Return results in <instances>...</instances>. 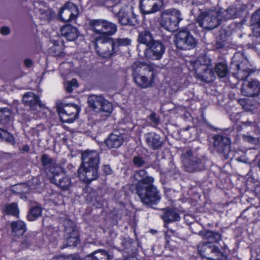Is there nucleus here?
Segmentation results:
<instances>
[{
    "label": "nucleus",
    "mask_w": 260,
    "mask_h": 260,
    "mask_svg": "<svg viewBox=\"0 0 260 260\" xmlns=\"http://www.w3.org/2000/svg\"><path fill=\"white\" fill-rule=\"evenodd\" d=\"M182 165L186 172L193 173L206 168L207 158L205 156L198 157L190 149L184 150L181 156Z\"/></svg>",
    "instance_id": "obj_1"
},
{
    "label": "nucleus",
    "mask_w": 260,
    "mask_h": 260,
    "mask_svg": "<svg viewBox=\"0 0 260 260\" xmlns=\"http://www.w3.org/2000/svg\"><path fill=\"white\" fill-rule=\"evenodd\" d=\"M197 77L202 81H213L215 73L211 68V60L206 55L199 56L192 63Z\"/></svg>",
    "instance_id": "obj_2"
},
{
    "label": "nucleus",
    "mask_w": 260,
    "mask_h": 260,
    "mask_svg": "<svg viewBox=\"0 0 260 260\" xmlns=\"http://www.w3.org/2000/svg\"><path fill=\"white\" fill-rule=\"evenodd\" d=\"M136 193L142 203L144 205L150 207L153 205L157 204L161 198L159 191L153 185V183L143 187L139 185L138 189H136Z\"/></svg>",
    "instance_id": "obj_3"
},
{
    "label": "nucleus",
    "mask_w": 260,
    "mask_h": 260,
    "mask_svg": "<svg viewBox=\"0 0 260 260\" xmlns=\"http://www.w3.org/2000/svg\"><path fill=\"white\" fill-rule=\"evenodd\" d=\"M250 65L248 60L241 53L234 54L231 62V69L236 70L233 73V76L237 79L243 80L250 74Z\"/></svg>",
    "instance_id": "obj_4"
},
{
    "label": "nucleus",
    "mask_w": 260,
    "mask_h": 260,
    "mask_svg": "<svg viewBox=\"0 0 260 260\" xmlns=\"http://www.w3.org/2000/svg\"><path fill=\"white\" fill-rule=\"evenodd\" d=\"M89 29L99 35L95 39L111 36L117 31L116 24L104 19H92L88 23Z\"/></svg>",
    "instance_id": "obj_5"
},
{
    "label": "nucleus",
    "mask_w": 260,
    "mask_h": 260,
    "mask_svg": "<svg viewBox=\"0 0 260 260\" xmlns=\"http://www.w3.org/2000/svg\"><path fill=\"white\" fill-rule=\"evenodd\" d=\"M220 12L210 9L201 12L197 18L200 26L207 30L216 28L220 24Z\"/></svg>",
    "instance_id": "obj_6"
},
{
    "label": "nucleus",
    "mask_w": 260,
    "mask_h": 260,
    "mask_svg": "<svg viewBox=\"0 0 260 260\" xmlns=\"http://www.w3.org/2000/svg\"><path fill=\"white\" fill-rule=\"evenodd\" d=\"M182 19L178 10L168 9L161 14L160 26L168 31H174L178 29V24Z\"/></svg>",
    "instance_id": "obj_7"
},
{
    "label": "nucleus",
    "mask_w": 260,
    "mask_h": 260,
    "mask_svg": "<svg viewBox=\"0 0 260 260\" xmlns=\"http://www.w3.org/2000/svg\"><path fill=\"white\" fill-rule=\"evenodd\" d=\"M198 251L202 257L209 260H227L226 256L215 245L202 242L198 245Z\"/></svg>",
    "instance_id": "obj_8"
},
{
    "label": "nucleus",
    "mask_w": 260,
    "mask_h": 260,
    "mask_svg": "<svg viewBox=\"0 0 260 260\" xmlns=\"http://www.w3.org/2000/svg\"><path fill=\"white\" fill-rule=\"evenodd\" d=\"M174 43L177 48L182 50H190L197 45V41L192 34L186 30H180L175 36Z\"/></svg>",
    "instance_id": "obj_9"
},
{
    "label": "nucleus",
    "mask_w": 260,
    "mask_h": 260,
    "mask_svg": "<svg viewBox=\"0 0 260 260\" xmlns=\"http://www.w3.org/2000/svg\"><path fill=\"white\" fill-rule=\"evenodd\" d=\"M95 40L96 51L102 57L104 58L110 57L117 52L116 47L114 46L113 42V39L111 38V36Z\"/></svg>",
    "instance_id": "obj_10"
},
{
    "label": "nucleus",
    "mask_w": 260,
    "mask_h": 260,
    "mask_svg": "<svg viewBox=\"0 0 260 260\" xmlns=\"http://www.w3.org/2000/svg\"><path fill=\"white\" fill-rule=\"evenodd\" d=\"M88 103L89 107L96 112L110 113L113 110L112 104L101 95H89Z\"/></svg>",
    "instance_id": "obj_11"
},
{
    "label": "nucleus",
    "mask_w": 260,
    "mask_h": 260,
    "mask_svg": "<svg viewBox=\"0 0 260 260\" xmlns=\"http://www.w3.org/2000/svg\"><path fill=\"white\" fill-rule=\"evenodd\" d=\"M60 118L63 122L72 123L77 118L80 111L79 107L73 104H66L58 108Z\"/></svg>",
    "instance_id": "obj_12"
},
{
    "label": "nucleus",
    "mask_w": 260,
    "mask_h": 260,
    "mask_svg": "<svg viewBox=\"0 0 260 260\" xmlns=\"http://www.w3.org/2000/svg\"><path fill=\"white\" fill-rule=\"evenodd\" d=\"M98 168L99 165H81L78 170L80 179L87 183L96 179L99 177Z\"/></svg>",
    "instance_id": "obj_13"
},
{
    "label": "nucleus",
    "mask_w": 260,
    "mask_h": 260,
    "mask_svg": "<svg viewBox=\"0 0 260 260\" xmlns=\"http://www.w3.org/2000/svg\"><path fill=\"white\" fill-rule=\"evenodd\" d=\"M165 47L163 43L156 40L144 51L145 56L148 59L159 60L165 52Z\"/></svg>",
    "instance_id": "obj_14"
},
{
    "label": "nucleus",
    "mask_w": 260,
    "mask_h": 260,
    "mask_svg": "<svg viewBox=\"0 0 260 260\" xmlns=\"http://www.w3.org/2000/svg\"><path fill=\"white\" fill-rule=\"evenodd\" d=\"M164 0H140V7L143 14H149L161 10Z\"/></svg>",
    "instance_id": "obj_15"
},
{
    "label": "nucleus",
    "mask_w": 260,
    "mask_h": 260,
    "mask_svg": "<svg viewBox=\"0 0 260 260\" xmlns=\"http://www.w3.org/2000/svg\"><path fill=\"white\" fill-rule=\"evenodd\" d=\"M79 13L77 7L72 3H67L59 12L60 19L64 22L75 19Z\"/></svg>",
    "instance_id": "obj_16"
},
{
    "label": "nucleus",
    "mask_w": 260,
    "mask_h": 260,
    "mask_svg": "<svg viewBox=\"0 0 260 260\" xmlns=\"http://www.w3.org/2000/svg\"><path fill=\"white\" fill-rule=\"evenodd\" d=\"M241 93L246 96L254 97L257 96L260 92V83L255 79L245 81L241 88Z\"/></svg>",
    "instance_id": "obj_17"
},
{
    "label": "nucleus",
    "mask_w": 260,
    "mask_h": 260,
    "mask_svg": "<svg viewBox=\"0 0 260 260\" xmlns=\"http://www.w3.org/2000/svg\"><path fill=\"white\" fill-rule=\"evenodd\" d=\"M22 102L33 111H37L44 106L39 97L32 92L25 93L23 96Z\"/></svg>",
    "instance_id": "obj_18"
},
{
    "label": "nucleus",
    "mask_w": 260,
    "mask_h": 260,
    "mask_svg": "<svg viewBox=\"0 0 260 260\" xmlns=\"http://www.w3.org/2000/svg\"><path fill=\"white\" fill-rule=\"evenodd\" d=\"M118 17L119 22L123 25L135 26L139 23L132 8L129 11H120Z\"/></svg>",
    "instance_id": "obj_19"
},
{
    "label": "nucleus",
    "mask_w": 260,
    "mask_h": 260,
    "mask_svg": "<svg viewBox=\"0 0 260 260\" xmlns=\"http://www.w3.org/2000/svg\"><path fill=\"white\" fill-rule=\"evenodd\" d=\"M60 171H57L49 176L50 181L55 185L59 186L60 188L67 190L68 189L70 183V179L65 176L63 173H59Z\"/></svg>",
    "instance_id": "obj_20"
},
{
    "label": "nucleus",
    "mask_w": 260,
    "mask_h": 260,
    "mask_svg": "<svg viewBox=\"0 0 260 260\" xmlns=\"http://www.w3.org/2000/svg\"><path fill=\"white\" fill-rule=\"evenodd\" d=\"M43 170L49 177L57 171H60V168L55 164L53 159L47 154H43L41 158Z\"/></svg>",
    "instance_id": "obj_21"
},
{
    "label": "nucleus",
    "mask_w": 260,
    "mask_h": 260,
    "mask_svg": "<svg viewBox=\"0 0 260 260\" xmlns=\"http://www.w3.org/2000/svg\"><path fill=\"white\" fill-rule=\"evenodd\" d=\"M81 158L82 162L81 165L89 164V165H97L99 164V153L96 151L87 149L82 153Z\"/></svg>",
    "instance_id": "obj_22"
},
{
    "label": "nucleus",
    "mask_w": 260,
    "mask_h": 260,
    "mask_svg": "<svg viewBox=\"0 0 260 260\" xmlns=\"http://www.w3.org/2000/svg\"><path fill=\"white\" fill-rule=\"evenodd\" d=\"M134 177L135 179L138 181L136 185V189H138L139 185L143 187L154 182V178L148 176L145 170H140L135 172Z\"/></svg>",
    "instance_id": "obj_23"
},
{
    "label": "nucleus",
    "mask_w": 260,
    "mask_h": 260,
    "mask_svg": "<svg viewBox=\"0 0 260 260\" xmlns=\"http://www.w3.org/2000/svg\"><path fill=\"white\" fill-rule=\"evenodd\" d=\"M124 141V135L115 131L105 140V143L107 146H120L123 144Z\"/></svg>",
    "instance_id": "obj_24"
},
{
    "label": "nucleus",
    "mask_w": 260,
    "mask_h": 260,
    "mask_svg": "<svg viewBox=\"0 0 260 260\" xmlns=\"http://www.w3.org/2000/svg\"><path fill=\"white\" fill-rule=\"evenodd\" d=\"M60 32L62 36L70 41H74L79 35L77 28L69 24L62 26L60 29Z\"/></svg>",
    "instance_id": "obj_25"
},
{
    "label": "nucleus",
    "mask_w": 260,
    "mask_h": 260,
    "mask_svg": "<svg viewBox=\"0 0 260 260\" xmlns=\"http://www.w3.org/2000/svg\"><path fill=\"white\" fill-rule=\"evenodd\" d=\"M246 9V6H243L242 8H238L235 7H230L225 10L220 15V19H230L235 18L240 16L243 10Z\"/></svg>",
    "instance_id": "obj_26"
},
{
    "label": "nucleus",
    "mask_w": 260,
    "mask_h": 260,
    "mask_svg": "<svg viewBox=\"0 0 260 260\" xmlns=\"http://www.w3.org/2000/svg\"><path fill=\"white\" fill-rule=\"evenodd\" d=\"M199 235L204 239L208 240V242L212 244V243H217L221 239V236L219 233L210 230L200 231Z\"/></svg>",
    "instance_id": "obj_27"
},
{
    "label": "nucleus",
    "mask_w": 260,
    "mask_h": 260,
    "mask_svg": "<svg viewBox=\"0 0 260 260\" xmlns=\"http://www.w3.org/2000/svg\"><path fill=\"white\" fill-rule=\"evenodd\" d=\"M155 41L151 32L147 30L140 32L138 37V42L145 45L147 48L152 44Z\"/></svg>",
    "instance_id": "obj_28"
},
{
    "label": "nucleus",
    "mask_w": 260,
    "mask_h": 260,
    "mask_svg": "<svg viewBox=\"0 0 260 260\" xmlns=\"http://www.w3.org/2000/svg\"><path fill=\"white\" fill-rule=\"evenodd\" d=\"M111 258L106 251L100 249L86 255L83 260H110Z\"/></svg>",
    "instance_id": "obj_29"
},
{
    "label": "nucleus",
    "mask_w": 260,
    "mask_h": 260,
    "mask_svg": "<svg viewBox=\"0 0 260 260\" xmlns=\"http://www.w3.org/2000/svg\"><path fill=\"white\" fill-rule=\"evenodd\" d=\"M132 70L133 72V77L141 74H147V72L149 73L151 72L150 67L140 62L134 63L132 66Z\"/></svg>",
    "instance_id": "obj_30"
},
{
    "label": "nucleus",
    "mask_w": 260,
    "mask_h": 260,
    "mask_svg": "<svg viewBox=\"0 0 260 260\" xmlns=\"http://www.w3.org/2000/svg\"><path fill=\"white\" fill-rule=\"evenodd\" d=\"M251 19L253 35L260 37V10L255 11Z\"/></svg>",
    "instance_id": "obj_31"
},
{
    "label": "nucleus",
    "mask_w": 260,
    "mask_h": 260,
    "mask_svg": "<svg viewBox=\"0 0 260 260\" xmlns=\"http://www.w3.org/2000/svg\"><path fill=\"white\" fill-rule=\"evenodd\" d=\"M12 233L17 236H20L24 234L26 230L25 224L21 220L13 221L11 223Z\"/></svg>",
    "instance_id": "obj_32"
},
{
    "label": "nucleus",
    "mask_w": 260,
    "mask_h": 260,
    "mask_svg": "<svg viewBox=\"0 0 260 260\" xmlns=\"http://www.w3.org/2000/svg\"><path fill=\"white\" fill-rule=\"evenodd\" d=\"M161 218L165 223L172 222L180 220L178 213L173 210L167 209L161 215Z\"/></svg>",
    "instance_id": "obj_33"
},
{
    "label": "nucleus",
    "mask_w": 260,
    "mask_h": 260,
    "mask_svg": "<svg viewBox=\"0 0 260 260\" xmlns=\"http://www.w3.org/2000/svg\"><path fill=\"white\" fill-rule=\"evenodd\" d=\"M35 9L44 19L49 20L54 15V12L43 4H38L37 6H35Z\"/></svg>",
    "instance_id": "obj_34"
},
{
    "label": "nucleus",
    "mask_w": 260,
    "mask_h": 260,
    "mask_svg": "<svg viewBox=\"0 0 260 260\" xmlns=\"http://www.w3.org/2000/svg\"><path fill=\"white\" fill-rule=\"evenodd\" d=\"M146 74H141L134 76V81L136 84L142 88H147L151 86V82L146 76Z\"/></svg>",
    "instance_id": "obj_35"
},
{
    "label": "nucleus",
    "mask_w": 260,
    "mask_h": 260,
    "mask_svg": "<svg viewBox=\"0 0 260 260\" xmlns=\"http://www.w3.org/2000/svg\"><path fill=\"white\" fill-rule=\"evenodd\" d=\"M212 139L214 140V146H229L231 145L230 139L226 136L216 135Z\"/></svg>",
    "instance_id": "obj_36"
},
{
    "label": "nucleus",
    "mask_w": 260,
    "mask_h": 260,
    "mask_svg": "<svg viewBox=\"0 0 260 260\" xmlns=\"http://www.w3.org/2000/svg\"><path fill=\"white\" fill-rule=\"evenodd\" d=\"M146 141L150 146H160V137L155 133L147 134L146 136Z\"/></svg>",
    "instance_id": "obj_37"
},
{
    "label": "nucleus",
    "mask_w": 260,
    "mask_h": 260,
    "mask_svg": "<svg viewBox=\"0 0 260 260\" xmlns=\"http://www.w3.org/2000/svg\"><path fill=\"white\" fill-rule=\"evenodd\" d=\"M10 111L7 108H5L0 111V123L7 126L11 123Z\"/></svg>",
    "instance_id": "obj_38"
},
{
    "label": "nucleus",
    "mask_w": 260,
    "mask_h": 260,
    "mask_svg": "<svg viewBox=\"0 0 260 260\" xmlns=\"http://www.w3.org/2000/svg\"><path fill=\"white\" fill-rule=\"evenodd\" d=\"M67 237L66 238V246H75L77 245L79 241L78 239V232L75 231L72 232L71 234H67Z\"/></svg>",
    "instance_id": "obj_39"
},
{
    "label": "nucleus",
    "mask_w": 260,
    "mask_h": 260,
    "mask_svg": "<svg viewBox=\"0 0 260 260\" xmlns=\"http://www.w3.org/2000/svg\"><path fill=\"white\" fill-rule=\"evenodd\" d=\"M4 141L10 145H15L14 137L7 131L0 128V141Z\"/></svg>",
    "instance_id": "obj_40"
},
{
    "label": "nucleus",
    "mask_w": 260,
    "mask_h": 260,
    "mask_svg": "<svg viewBox=\"0 0 260 260\" xmlns=\"http://www.w3.org/2000/svg\"><path fill=\"white\" fill-rule=\"evenodd\" d=\"M215 72L219 77H224L229 73L228 66L224 62H219L216 65Z\"/></svg>",
    "instance_id": "obj_41"
},
{
    "label": "nucleus",
    "mask_w": 260,
    "mask_h": 260,
    "mask_svg": "<svg viewBox=\"0 0 260 260\" xmlns=\"http://www.w3.org/2000/svg\"><path fill=\"white\" fill-rule=\"evenodd\" d=\"M4 211L7 214L11 215L18 217L19 214V209L17 205L15 203H12L10 204L6 205L4 206Z\"/></svg>",
    "instance_id": "obj_42"
},
{
    "label": "nucleus",
    "mask_w": 260,
    "mask_h": 260,
    "mask_svg": "<svg viewBox=\"0 0 260 260\" xmlns=\"http://www.w3.org/2000/svg\"><path fill=\"white\" fill-rule=\"evenodd\" d=\"M42 208L39 206L31 208L27 218L29 221H34L41 215Z\"/></svg>",
    "instance_id": "obj_43"
},
{
    "label": "nucleus",
    "mask_w": 260,
    "mask_h": 260,
    "mask_svg": "<svg viewBox=\"0 0 260 260\" xmlns=\"http://www.w3.org/2000/svg\"><path fill=\"white\" fill-rule=\"evenodd\" d=\"M113 42L114 45V46L116 47V52L118 51V48L119 46H126L130 45L131 43V41L130 39L127 38H122V39H113Z\"/></svg>",
    "instance_id": "obj_44"
},
{
    "label": "nucleus",
    "mask_w": 260,
    "mask_h": 260,
    "mask_svg": "<svg viewBox=\"0 0 260 260\" xmlns=\"http://www.w3.org/2000/svg\"><path fill=\"white\" fill-rule=\"evenodd\" d=\"M63 225L67 234H71L72 232L78 231L74 222L69 219H66Z\"/></svg>",
    "instance_id": "obj_45"
},
{
    "label": "nucleus",
    "mask_w": 260,
    "mask_h": 260,
    "mask_svg": "<svg viewBox=\"0 0 260 260\" xmlns=\"http://www.w3.org/2000/svg\"><path fill=\"white\" fill-rule=\"evenodd\" d=\"M78 86V83L77 79H73L70 81H68L65 84L64 87L66 91L69 93H71L74 88H76Z\"/></svg>",
    "instance_id": "obj_46"
},
{
    "label": "nucleus",
    "mask_w": 260,
    "mask_h": 260,
    "mask_svg": "<svg viewBox=\"0 0 260 260\" xmlns=\"http://www.w3.org/2000/svg\"><path fill=\"white\" fill-rule=\"evenodd\" d=\"M51 260H81V259L76 255L71 254L68 256H54Z\"/></svg>",
    "instance_id": "obj_47"
},
{
    "label": "nucleus",
    "mask_w": 260,
    "mask_h": 260,
    "mask_svg": "<svg viewBox=\"0 0 260 260\" xmlns=\"http://www.w3.org/2000/svg\"><path fill=\"white\" fill-rule=\"evenodd\" d=\"M231 147H217V151L222 153L225 157H228L229 155Z\"/></svg>",
    "instance_id": "obj_48"
},
{
    "label": "nucleus",
    "mask_w": 260,
    "mask_h": 260,
    "mask_svg": "<svg viewBox=\"0 0 260 260\" xmlns=\"http://www.w3.org/2000/svg\"><path fill=\"white\" fill-rule=\"evenodd\" d=\"M133 163L135 166H137L138 167H141L143 166L145 161L142 157L139 156H135L133 158Z\"/></svg>",
    "instance_id": "obj_49"
},
{
    "label": "nucleus",
    "mask_w": 260,
    "mask_h": 260,
    "mask_svg": "<svg viewBox=\"0 0 260 260\" xmlns=\"http://www.w3.org/2000/svg\"><path fill=\"white\" fill-rule=\"evenodd\" d=\"M244 139L245 141L249 142L252 145H257L259 144V141L258 138L247 136Z\"/></svg>",
    "instance_id": "obj_50"
},
{
    "label": "nucleus",
    "mask_w": 260,
    "mask_h": 260,
    "mask_svg": "<svg viewBox=\"0 0 260 260\" xmlns=\"http://www.w3.org/2000/svg\"><path fill=\"white\" fill-rule=\"evenodd\" d=\"M149 118L155 124H157L159 123V117L157 116L156 114L154 112H152L150 114Z\"/></svg>",
    "instance_id": "obj_51"
},
{
    "label": "nucleus",
    "mask_w": 260,
    "mask_h": 260,
    "mask_svg": "<svg viewBox=\"0 0 260 260\" xmlns=\"http://www.w3.org/2000/svg\"><path fill=\"white\" fill-rule=\"evenodd\" d=\"M0 32L3 35H8L10 33V28L7 26H3L0 29Z\"/></svg>",
    "instance_id": "obj_52"
},
{
    "label": "nucleus",
    "mask_w": 260,
    "mask_h": 260,
    "mask_svg": "<svg viewBox=\"0 0 260 260\" xmlns=\"http://www.w3.org/2000/svg\"><path fill=\"white\" fill-rule=\"evenodd\" d=\"M103 171L106 175L111 174L112 171L109 165H104L103 166Z\"/></svg>",
    "instance_id": "obj_53"
},
{
    "label": "nucleus",
    "mask_w": 260,
    "mask_h": 260,
    "mask_svg": "<svg viewBox=\"0 0 260 260\" xmlns=\"http://www.w3.org/2000/svg\"><path fill=\"white\" fill-rule=\"evenodd\" d=\"M24 63L26 68H29L32 64V61L30 59H25L24 60Z\"/></svg>",
    "instance_id": "obj_54"
},
{
    "label": "nucleus",
    "mask_w": 260,
    "mask_h": 260,
    "mask_svg": "<svg viewBox=\"0 0 260 260\" xmlns=\"http://www.w3.org/2000/svg\"><path fill=\"white\" fill-rule=\"evenodd\" d=\"M22 244L27 247L30 244V240L28 238H25L22 241Z\"/></svg>",
    "instance_id": "obj_55"
},
{
    "label": "nucleus",
    "mask_w": 260,
    "mask_h": 260,
    "mask_svg": "<svg viewBox=\"0 0 260 260\" xmlns=\"http://www.w3.org/2000/svg\"><path fill=\"white\" fill-rule=\"evenodd\" d=\"M238 103L240 105H241L243 108H245L247 105L246 100L244 99H240L238 100Z\"/></svg>",
    "instance_id": "obj_56"
},
{
    "label": "nucleus",
    "mask_w": 260,
    "mask_h": 260,
    "mask_svg": "<svg viewBox=\"0 0 260 260\" xmlns=\"http://www.w3.org/2000/svg\"><path fill=\"white\" fill-rule=\"evenodd\" d=\"M123 260H139L135 256H128Z\"/></svg>",
    "instance_id": "obj_57"
},
{
    "label": "nucleus",
    "mask_w": 260,
    "mask_h": 260,
    "mask_svg": "<svg viewBox=\"0 0 260 260\" xmlns=\"http://www.w3.org/2000/svg\"><path fill=\"white\" fill-rule=\"evenodd\" d=\"M251 123H252V122L250 121H247L243 122V124L244 125H246V126L250 125L251 124Z\"/></svg>",
    "instance_id": "obj_58"
},
{
    "label": "nucleus",
    "mask_w": 260,
    "mask_h": 260,
    "mask_svg": "<svg viewBox=\"0 0 260 260\" xmlns=\"http://www.w3.org/2000/svg\"><path fill=\"white\" fill-rule=\"evenodd\" d=\"M24 151H27L28 150V147H23V150Z\"/></svg>",
    "instance_id": "obj_59"
},
{
    "label": "nucleus",
    "mask_w": 260,
    "mask_h": 260,
    "mask_svg": "<svg viewBox=\"0 0 260 260\" xmlns=\"http://www.w3.org/2000/svg\"><path fill=\"white\" fill-rule=\"evenodd\" d=\"M52 49V50H53V51H55V50H56V47H52V49Z\"/></svg>",
    "instance_id": "obj_60"
},
{
    "label": "nucleus",
    "mask_w": 260,
    "mask_h": 260,
    "mask_svg": "<svg viewBox=\"0 0 260 260\" xmlns=\"http://www.w3.org/2000/svg\"><path fill=\"white\" fill-rule=\"evenodd\" d=\"M189 128V127H187L185 128V131H187Z\"/></svg>",
    "instance_id": "obj_61"
},
{
    "label": "nucleus",
    "mask_w": 260,
    "mask_h": 260,
    "mask_svg": "<svg viewBox=\"0 0 260 260\" xmlns=\"http://www.w3.org/2000/svg\"><path fill=\"white\" fill-rule=\"evenodd\" d=\"M55 55H56V56L59 55V53H56V54H55Z\"/></svg>",
    "instance_id": "obj_62"
},
{
    "label": "nucleus",
    "mask_w": 260,
    "mask_h": 260,
    "mask_svg": "<svg viewBox=\"0 0 260 260\" xmlns=\"http://www.w3.org/2000/svg\"><path fill=\"white\" fill-rule=\"evenodd\" d=\"M156 147H153V150H155Z\"/></svg>",
    "instance_id": "obj_63"
}]
</instances>
